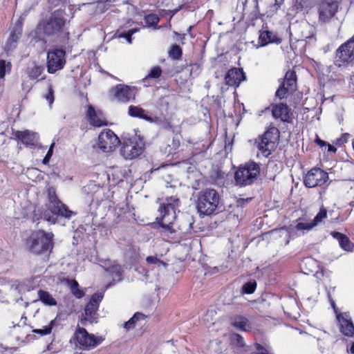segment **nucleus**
Returning <instances> with one entry per match:
<instances>
[{
  "instance_id": "1",
  "label": "nucleus",
  "mask_w": 354,
  "mask_h": 354,
  "mask_svg": "<svg viewBox=\"0 0 354 354\" xmlns=\"http://www.w3.org/2000/svg\"><path fill=\"white\" fill-rule=\"evenodd\" d=\"M47 192L48 202L42 205H37L34 207L32 214L33 222L43 219L55 224L59 222V217L70 219L76 214L59 199L54 187H48Z\"/></svg>"
},
{
  "instance_id": "2",
  "label": "nucleus",
  "mask_w": 354,
  "mask_h": 354,
  "mask_svg": "<svg viewBox=\"0 0 354 354\" xmlns=\"http://www.w3.org/2000/svg\"><path fill=\"white\" fill-rule=\"evenodd\" d=\"M66 19L62 11H54L46 20L38 24V28L47 37H55L60 43L66 44L70 39V32L66 26Z\"/></svg>"
},
{
  "instance_id": "3",
  "label": "nucleus",
  "mask_w": 354,
  "mask_h": 354,
  "mask_svg": "<svg viewBox=\"0 0 354 354\" xmlns=\"http://www.w3.org/2000/svg\"><path fill=\"white\" fill-rule=\"evenodd\" d=\"M220 195L214 189H205L198 194L196 208L200 216H210L223 210Z\"/></svg>"
},
{
  "instance_id": "4",
  "label": "nucleus",
  "mask_w": 354,
  "mask_h": 354,
  "mask_svg": "<svg viewBox=\"0 0 354 354\" xmlns=\"http://www.w3.org/2000/svg\"><path fill=\"white\" fill-rule=\"evenodd\" d=\"M54 234L44 230L34 232L27 241L28 250L36 255L49 257L54 247Z\"/></svg>"
},
{
  "instance_id": "5",
  "label": "nucleus",
  "mask_w": 354,
  "mask_h": 354,
  "mask_svg": "<svg viewBox=\"0 0 354 354\" xmlns=\"http://www.w3.org/2000/svg\"><path fill=\"white\" fill-rule=\"evenodd\" d=\"M334 64L339 68H348L354 66V35L341 44L335 53Z\"/></svg>"
},
{
  "instance_id": "6",
  "label": "nucleus",
  "mask_w": 354,
  "mask_h": 354,
  "mask_svg": "<svg viewBox=\"0 0 354 354\" xmlns=\"http://www.w3.org/2000/svg\"><path fill=\"white\" fill-rule=\"evenodd\" d=\"M104 339L102 337L88 333L84 328L78 326L70 342L82 349L90 351L102 344Z\"/></svg>"
},
{
  "instance_id": "7",
  "label": "nucleus",
  "mask_w": 354,
  "mask_h": 354,
  "mask_svg": "<svg viewBox=\"0 0 354 354\" xmlns=\"http://www.w3.org/2000/svg\"><path fill=\"white\" fill-rule=\"evenodd\" d=\"M279 131L275 127H270L260 136L258 138L257 143L258 149L265 157H268L272 151L276 148V144L279 138Z\"/></svg>"
},
{
  "instance_id": "8",
  "label": "nucleus",
  "mask_w": 354,
  "mask_h": 354,
  "mask_svg": "<svg viewBox=\"0 0 354 354\" xmlns=\"http://www.w3.org/2000/svg\"><path fill=\"white\" fill-rule=\"evenodd\" d=\"M66 50L63 48H53L47 53L46 67L48 73L53 74L62 70L66 63Z\"/></svg>"
},
{
  "instance_id": "9",
  "label": "nucleus",
  "mask_w": 354,
  "mask_h": 354,
  "mask_svg": "<svg viewBox=\"0 0 354 354\" xmlns=\"http://www.w3.org/2000/svg\"><path fill=\"white\" fill-rule=\"evenodd\" d=\"M121 144L118 136L110 129H104L97 138V147L104 153L113 152Z\"/></svg>"
},
{
  "instance_id": "10",
  "label": "nucleus",
  "mask_w": 354,
  "mask_h": 354,
  "mask_svg": "<svg viewBox=\"0 0 354 354\" xmlns=\"http://www.w3.org/2000/svg\"><path fill=\"white\" fill-rule=\"evenodd\" d=\"M120 145V154L128 160L140 156L145 150V143L142 140H138L136 138L124 139Z\"/></svg>"
},
{
  "instance_id": "11",
  "label": "nucleus",
  "mask_w": 354,
  "mask_h": 354,
  "mask_svg": "<svg viewBox=\"0 0 354 354\" xmlns=\"http://www.w3.org/2000/svg\"><path fill=\"white\" fill-rule=\"evenodd\" d=\"M280 84L275 96L280 100L286 98L288 94L292 93L297 88V75L294 70H288L283 79L279 80Z\"/></svg>"
},
{
  "instance_id": "12",
  "label": "nucleus",
  "mask_w": 354,
  "mask_h": 354,
  "mask_svg": "<svg viewBox=\"0 0 354 354\" xmlns=\"http://www.w3.org/2000/svg\"><path fill=\"white\" fill-rule=\"evenodd\" d=\"M104 297L103 292H95L91 297L89 301L84 308V319L81 321L82 324H85L84 322L87 321L90 323H97L95 315L99 308L100 303Z\"/></svg>"
},
{
  "instance_id": "13",
  "label": "nucleus",
  "mask_w": 354,
  "mask_h": 354,
  "mask_svg": "<svg viewBox=\"0 0 354 354\" xmlns=\"http://www.w3.org/2000/svg\"><path fill=\"white\" fill-rule=\"evenodd\" d=\"M111 95L118 102L127 103L134 100L136 93L133 89L125 84H119L112 87L110 90Z\"/></svg>"
},
{
  "instance_id": "14",
  "label": "nucleus",
  "mask_w": 354,
  "mask_h": 354,
  "mask_svg": "<svg viewBox=\"0 0 354 354\" xmlns=\"http://www.w3.org/2000/svg\"><path fill=\"white\" fill-rule=\"evenodd\" d=\"M270 108L271 109L272 115L275 120H279L283 123H292L293 113L286 104H272Z\"/></svg>"
},
{
  "instance_id": "15",
  "label": "nucleus",
  "mask_w": 354,
  "mask_h": 354,
  "mask_svg": "<svg viewBox=\"0 0 354 354\" xmlns=\"http://www.w3.org/2000/svg\"><path fill=\"white\" fill-rule=\"evenodd\" d=\"M338 3L336 1L324 0L318 8L319 20L322 23L328 22L337 12Z\"/></svg>"
},
{
  "instance_id": "16",
  "label": "nucleus",
  "mask_w": 354,
  "mask_h": 354,
  "mask_svg": "<svg viewBox=\"0 0 354 354\" xmlns=\"http://www.w3.org/2000/svg\"><path fill=\"white\" fill-rule=\"evenodd\" d=\"M260 174L261 165L254 160H249L237 167L234 177H258Z\"/></svg>"
},
{
  "instance_id": "17",
  "label": "nucleus",
  "mask_w": 354,
  "mask_h": 354,
  "mask_svg": "<svg viewBox=\"0 0 354 354\" xmlns=\"http://www.w3.org/2000/svg\"><path fill=\"white\" fill-rule=\"evenodd\" d=\"M86 115L89 124L94 127L108 125V122L104 113L101 111H95L91 104L87 106Z\"/></svg>"
},
{
  "instance_id": "18",
  "label": "nucleus",
  "mask_w": 354,
  "mask_h": 354,
  "mask_svg": "<svg viewBox=\"0 0 354 354\" xmlns=\"http://www.w3.org/2000/svg\"><path fill=\"white\" fill-rule=\"evenodd\" d=\"M245 78L246 77L243 68L234 67L227 72L225 76V82L226 85L230 86L238 87Z\"/></svg>"
},
{
  "instance_id": "19",
  "label": "nucleus",
  "mask_w": 354,
  "mask_h": 354,
  "mask_svg": "<svg viewBox=\"0 0 354 354\" xmlns=\"http://www.w3.org/2000/svg\"><path fill=\"white\" fill-rule=\"evenodd\" d=\"M313 227L315 226L312 222L310 223L299 222L295 225L290 224L288 226H283L280 230H285L286 232V236H288L289 239H295L301 235L298 234L297 232L302 231V234H304V231H309Z\"/></svg>"
},
{
  "instance_id": "20",
  "label": "nucleus",
  "mask_w": 354,
  "mask_h": 354,
  "mask_svg": "<svg viewBox=\"0 0 354 354\" xmlns=\"http://www.w3.org/2000/svg\"><path fill=\"white\" fill-rule=\"evenodd\" d=\"M337 320L340 326V332L345 336L351 337L354 334V325L348 313L337 314Z\"/></svg>"
},
{
  "instance_id": "21",
  "label": "nucleus",
  "mask_w": 354,
  "mask_h": 354,
  "mask_svg": "<svg viewBox=\"0 0 354 354\" xmlns=\"http://www.w3.org/2000/svg\"><path fill=\"white\" fill-rule=\"evenodd\" d=\"M176 219V215L169 216H161L160 218H157L158 223L160 227L162 229V232L167 234H174L176 233L177 230L175 228L174 221Z\"/></svg>"
},
{
  "instance_id": "22",
  "label": "nucleus",
  "mask_w": 354,
  "mask_h": 354,
  "mask_svg": "<svg viewBox=\"0 0 354 354\" xmlns=\"http://www.w3.org/2000/svg\"><path fill=\"white\" fill-rule=\"evenodd\" d=\"M232 326L236 329L244 332H249L253 328L252 322L243 315L234 316L232 319Z\"/></svg>"
},
{
  "instance_id": "23",
  "label": "nucleus",
  "mask_w": 354,
  "mask_h": 354,
  "mask_svg": "<svg viewBox=\"0 0 354 354\" xmlns=\"http://www.w3.org/2000/svg\"><path fill=\"white\" fill-rule=\"evenodd\" d=\"M128 114L132 118H138L145 120L149 122H156V120L151 116V114L139 106L131 105L128 109Z\"/></svg>"
},
{
  "instance_id": "24",
  "label": "nucleus",
  "mask_w": 354,
  "mask_h": 354,
  "mask_svg": "<svg viewBox=\"0 0 354 354\" xmlns=\"http://www.w3.org/2000/svg\"><path fill=\"white\" fill-rule=\"evenodd\" d=\"M147 317L143 313L136 312L132 317L124 323V328L127 330H129L135 328L136 327H142L146 324Z\"/></svg>"
},
{
  "instance_id": "25",
  "label": "nucleus",
  "mask_w": 354,
  "mask_h": 354,
  "mask_svg": "<svg viewBox=\"0 0 354 354\" xmlns=\"http://www.w3.org/2000/svg\"><path fill=\"white\" fill-rule=\"evenodd\" d=\"M14 136L15 139L21 141L26 146H33L35 145V133L29 130L17 131L14 133Z\"/></svg>"
},
{
  "instance_id": "26",
  "label": "nucleus",
  "mask_w": 354,
  "mask_h": 354,
  "mask_svg": "<svg viewBox=\"0 0 354 354\" xmlns=\"http://www.w3.org/2000/svg\"><path fill=\"white\" fill-rule=\"evenodd\" d=\"M330 235L338 241L339 246L344 250L347 252L353 250L354 245L346 235L336 231L331 232Z\"/></svg>"
},
{
  "instance_id": "27",
  "label": "nucleus",
  "mask_w": 354,
  "mask_h": 354,
  "mask_svg": "<svg viewBox=\"0 0 354 354\" xmlns=\"http://www.w3.org/2000/svg\"><path fill=\"white\" fill-rule=\"evenodd\" d=\"M279 39L274 33L269 30H263L260 32L259 37V43L261 46H265L270 43L279 44Z\"/></svg>"
},
{
  "instance_id": "28",
  "label": "nucleus",
  "mask_w": 354,
  "mask_h": 354,
  "mask_svg": "<svg viewBox=\"0 0 354 354\" xmlns=\"http://www.w3.org/2000/svg\"><path fill=\"white\" fill-rule=\"evenodd\" d=\"M167 201V202L166 203L161 204L158 209V211L160 213V216L171 215V212L172 215H176V209L178 206V203H179V199L173 198L172 197L170 198V201H173L174 203H176V205L171 203L168 199Z\"/></svg>"
},
{
  "instance_id": "29",
  "label": "nucleus",
  "mask_w": 354,
  "mask_h": 354,
  "mask_svg": "<svg viewBox=\"0 0 354 354\" xmlns=\"http://www.w3.org/2000/svg\"><path fill=\"white\" fill-rule=\"evenodd\" d=\"M194 222L193 216L185 215L178 227V231L182 234L189 233L193 228Z\"/></svg>"
},
{
  "instance_id": "30",
  "label": "nucleus",
  "mask_w": 354,
  "mask_h": 354,
  "mask_svg": "<svg viewBox=\"0 0 354 354\" xmlns=\"http://www.w3.org/2000/svg\"><path fill=\"white\" fill-rule=\"evenodd\" d=\"M83 192L92 196V203L94 201V196L95 194H97L99 192H103L102 187L100 186L99 183H97V182L93 180H89L88 183L84 186Z\"/></svg>"
},
{
  "instance_id": "31",
  "label": "nucleus",
  "mask_w": 354,
  "mask_h": 354,
  "mask_svg": "<svg viewBox=\"0 0 354 354\" xmlns=\"http://www.w3.org/2000/svg\"><path fill=\"white\" fill-rule=\"evenodd\" d=\"M39 300L41 301L44 305L53 306L57 305V301L52 295L47 291L44 290H39L38 291Z\"/></svg>"
},
{
  "instance_id": "32",
  "label": "nucleus",
  "mask_w": 354,
  "mask_h": 354,
  "mask_svg": "<svg viewBox=\"0 0 354 354\" xmlns=\"http://www.w3.org/2000/svg\"><path fill=\"white\" fill-rule=\"evenodd\" d=\"M68 285L70 287L71 293L77 298H82L85 293L83 290L80 288L78 282L75 279L68 280Z\"/></svg>"
},
{
  "instance_id": "33",
  "label": "nucleus",
  "mask_w": 354,
  "mask_h": 354,
  "mask_svg": "<svg viewBox=\"0 0 354 354\" xmlns=\"http://www.w3.org/2000/svg\"><path fill=\"white\" fill-rule=\"evenodd\" d=\"M21 28H15L11 31L7 43L9 48H15L16 44L21 35Z\"/></svg>"
},
{
  "instance_id": "34",
  "label": "nucleus",
  "mask_w": 354,
  "mask_h": 354,
  "mask_svg": "<svg viewBox=\"0 0 354 354\" xmlns=\"http://www.w3.org/2000/svg\"><path fill=\"white\" fill-rule=\"evenodd\" d=\"M257 287V281L254 279H250L245 283L241 290L242 295H250L254 292Z\"/></svg>"
},
{
  "instance_id": "35",
  "label": "nucleus",
  "mask_w": 354,
  "mask_h": 354,
  "mask_svg": "<svg viewBox=\"0 0 354 354\" xmlns=\"http://www.w3.org/2000/svg\"><path fill=\"white\" fill-rule=\"evenodd\" d=\"M180 145V141L178 137H173L171 144H168L165 147L164 153L168 155L176 153Z\"/></svg>"
},
{
  "instance_id": "36",
  "label": "nucleus",
  "mask_w": 354,
  "mask_h": 354,
  "mask_svg": "<svg viewBox=\"0 0 354 354\" xmlns=\"http://www.w3.org/2000/svg\"><path fill=\"white\" fill-rule=\"evenodd\" d=\"M107 271L111 274L114 281H120L122 280L123 270L121 266L113 265L108 268Z\"/></svg>"
},
{
  "instance_id": "37",
  "label": "nucleus",
  "mask_w": 354,
  "mask_h": 354,
  "mask_svg": "<svg viewBox=\"0 0 354 354\" xmlns=\"http://www.w3.org/2000/svg\"><path fill=\"white\" fill-rule=\"evenodd\" d=\"M169 56L174 60H179L183 57V49L177 44L172 45L169 50Z\"/></svg>"
},
{
  "instance_id": "38",
  "label": "nucleus",
  "mask_w": 354,
  "mask_h": 354,
  "mask_svg": "<svg viewBox=\"0 0 354 354\" xmlns=\"http://www.w3.org/2000/svg\"><path fill=\"white\" fill-rule=\"evenodd\" d=\"M145 21L146 26L153 27L157 28V26L160 21V18L156 14L151 13L145 16Z\"/></svg>"
},
{
  "instance_id": "39",
  "label": "nucleus",
  "mask_w": 354,
  "mask_h": 354,
  "mask_svg": "<svg viewBox=\"0 0 354 354\" xmlns=\"http://www.w3.org/2000/svg\"><path fill=\"white\" fill-rule=\"evenodd\" d=\"M55 319H53L50 322L48 325L44 326L42 328L34 329L32 331L33 333L38 334L40 336L47 335L51 333L52 329L55 326Z\"/></svg>"
},
{
  "instance_id": "40",
  "label": "nucleus",
  "mask_w": 354,
  "mask_h": 354,
  "mask_svg": "<svg viewBox=\"0 0 354 354\" xmlns=\"http://www.w3.org/2000/svg\"><path fill=\"white\" fill-rule=\"evenodd\" d=\"M342 68H339L336 71H334L333 69H330L328 74V77L329 80L333 81V82H343L344 80V76L340 71H342Z\"/></svg>"
},
{
  "instance_id": "41",
  "label": "nucleus",
  "mask_w": 354,
  "mask_h": 354,
  "mask_svg": "<svg viewBox=\"0 0 354 354\" xmlns=\"http://www.w3.org/2000/svg\"><path fill=\"white\" fill-rule=\"evenodd\" d=\"M44 72V67L41 66H34L28 73V76L31 80L39 79Z\"/></svg>"
},
{
  "instance_id": "42",
  "label": "nucleus",
  "mask_w": 354,
  "mask_h": 354,
  "mask_svg": "<svg viewBox=\"0 0 354 354\" xmlns=\"http://www.w3.org/2000/svg\"><path fill=\"white\" fill-rule=\"evenodd\" d=\"M315 176H319V177L322 178L328 177V174L326 171L317 167H315L309 170L306 177H313Z\"/></svg>"
},
{
  "instance_id": "43",
  "label": "nucleus",
  "mask_w": 354,
  "mask_h": 354,
  "mask_svg": "<svg viewBox=\"0 0 354 354\" xmlns=\"http://www.w3.org/2000/svg\"><path fill=\"white\" fill-rule=\"evenodd\" d=\"M162 69L160 68V66H153L149 74L145 77V80L147 79H158L159 78L161 75H162Z\"/></svg>"
},
{
  "instance_id": "44",
  "label": "nucleus",
  "mask_w": 354,
  "mask_h": 354,
  "mask_svg": "<svg viewBox=\"0 0 354 354\" xmlns=\"http://www.w3.org/2000/svg\"><path fill=\"white\" fill-rule=\"evenodd\" d=\"M202 59L195 63H191L189 64V66L191 67L190 75H192V74H194L196 75H198L202 71Z\"/></svg>"
},
{
  "instance_id": "45",
  "label": "nucleus",
  "mask_w": 354,
  "mask_h": 354,
  "mask_svg": "<svg viewBox=\"0 0 354 354\" xmlns=\"http://www.w3.org/2000/svg\"><path fill=\"white\" fill-rule=\"evenodd\" d=\"M254 178H234V183L239 187L250 185L253 183Z\"/></svg>"
},
{
  "instance_id": "46",
  "label": "nucleus",
  "mask_w": 354,
  "mask_h": 354,
  "mask_svg": "<svg viewBox=\"0 0 354 354\" xmlns=\"http://www.w3.org/2000/svg\"><path fill=\"white\" fill-rule=\"evenodd\" d=\"M12 67V64L10 62H8L6 64L4 59H0V79L4 78L6 75V68H8V71H10Z\"/></svg>"
},
{
  "instance_id": "47",
  "label": "nucleus",
  "mask_w": 354,
  "mask_h": 354,
  "mask_svg": "<svg viewBox=\"0 0 354 354\" xmlns=\"http://www.w3.org/2000/svg\"><path fill=\"white\" fill-rule=\"evenodd\" d=\"M327 211L324 207H322L318 212V214L315 216L312 223L314 226L317 225L319 222L322 221L323 218L326 217Z\"/></svg>"
},
{
  "instance_id": "48",
  "label": "nucleus",
  "mask_w": 354,
  "mask_h": 354,
  "mask_svg": "<svg viewBox=\"0 0 354 354\" xmlns=\"http://www.w3.org/2000/svg\"><path fill=\"white\" fill-rule=\"evenodd\" d=\"M139 31V28H132L119 35V37L124 38L131 44L132 42V35Z\"/></svg>"
},
{
  "instance_id": "49",
  "label": "nucleus",
  "mask_w": 354,
  "mask_h": 354,
  "mask_svg": "<svg viewBox=\"0 0 354 354\" xmlns=\"http://www.w3.org/2000/svg\"><path fill=\"white\" fill-rule=\"evenodd\" d=\"M350 138V134L348 133H342L341 136L334 141V144L338 147L342 146L346 143Z\"/></svg>"
},
{
  "instance_id": "50",
  "label": "nucleus",
  "mask_w": 354,
  "mask_h": 354,
  "mask_svg": "<svg viewBox=\"0 0 354 354\" xmlns=\"http://www.w3.org/2000/svg\"><path fill=\"white\" fill-rule=\"evenodd\" d=\"M154 120H156L157 121L156 122H158L160 124H161L162 126V128H164L165 129L171 130L174 127L171 121L169 119L165 118L162 120H160L158 119L157 117H156Z\"/></svg>"
},
{
  "instance_id": "51",
  "label": "nucleus",
  "mask_w": 354,
  "mask_h": 354,
  "mask_svg": "<svg viewBox=\"0 0 354 354\" xmlns=\"http://www.w3.org/2000/svg\"><path fill=\"white\" fill-rule=\"evenodd\" d=\"M45 99L48 102L49 105L51 106L54 102V91L51 85L48 87V93L44 96Z\"/></svg>"
},
{
  "instance_id": "52",
  "label": "nucleus",
  "mask_w": 354,
  "mask_h": 354,
  "mask_svg": "<svg viewBox=\"0 0 354 354\" xmlns=\"http://www.w3.org/2000/svg\"><path fill=\"white\" fill-rule=\"evenodd\" d=\"M252 198H253L252 197H248V198H239L236 201V206L243 207L247 204H248L252 200Z\"/></svg>"
},
{
  "instance_id": "53",
  "label": "nucleus",
  "mask_w": 354,
  "mask_h": 354,
  "mask_svg": "<svg viewBox=\"0 0 354 354\" xmlns=\"http://www.w3.org/2000/svg\"><path fill=\"white\" fill-rule=\"evenodd\" d=\"M306 6V1L305 0H296L294 7L297 12H301Z\"/></svg>"
},
{
  "instance_id": "54",
  "label": "nucleus",
  "mask_w": 354,
  "mask_h": 354,
  "mask_svg": "<svg viewBox=\"0 0 354 354\" xmlns=\"http://www.w3.org/2000/svg\"><path fill=\"white\" fill-rule=\"evenodd\" d=\"M303 183L306 187H315L317 186L316 178H302Z\"/></svg>"
},
{
  "instance_id": "55",
  "label": "nucleus",
  "mask_w": 354,
  "mask_h": 354,
  "mask_svg": "<svg viewBox=\"0 0 354 354\" xmlns=\"http://www.w3.org/2000/svg\"><path fill=\"white\" fill-rule=\"evenodd\" d=\"M146 261L149 264H157L158 263L163 264L165 266H166L167 264L158 259L156 257L154 256H149L146 259Z\"/></svg>"
},
{
  "instance_id": "56",
  "label": "nucleus",
  "mask_w": 354,
  "mask_h": 354,
  "mask_svg": "<svg viewBox=\"0 0 354 354\" xmlns=\"http://www.w3.org/2000/svg\"><path fill=\"white\" fill-rule=\"evenodd\" d=\"M257 352L251 354H272L270 351L259 344H256Z\"/></svg>"
},
{
  "instance_id": "57",
  "label": "nucleus",
  "mask_w": 354,
  "mask_h": 354,
  "mask_svg": "<svg viewBox=\"0 0 354 354\" xmlns=\"http://www.w3.org/2000/svg\"><path fill=\"white\" fill-rule=\"evenodd\" d=\"M233 340L241 347L245 346L243 337L239 334H234Z\"/></svg>"
},
{
  "instance_id": "58",
  "label": "nucleus",
  "mask_w": 354,
  "mask_h": 354,
  "mask_svg": "<svg viewBox=\"0 0 354 354\" xmlns=\"http://www.w3.org/2000/svg\"><path fill=\"white\" fill-rule=\"evenodd\" d=\"M303 264L311 266H317V261L313 258H306L304 260Z\"/></svg>"
},
{
  "instance_id": "59",
  "label": "nucleus",
  "mask_w": 354,
  "mask_h": 354,
  "mask_svg": "<svg viewBox=\"0 0 354 354\" xmlns=\"http://www.w3.org/2000/svg\"><path fill=\"white\" fill-rule=\"evenodd\" d=\"M53 145L54 144H53L51 145V147H50V149H48L46 156L44 157V160H43V162L44 164L47 163L48 161H49V159L51 158L52 155H53Z\"/></svg>"
},
{
  "instance_id": "60",
  "label": "nucleus",
  "mask_w": 354,
  "mask_h": 354,
  "mask_svg": "<svg viewBox=\"0 0 354 354\" xmlns=\"http://www.w3.org/2000/svg\"><path fill=\"white\" fill-rule=\"evenodd\" d=\"M315 142L317 145H318L320 147L326 146V142L321 140L318 136H316Z\"/></svg>"
},
{
  "instance_id": "61",
  "label": "nucleus",
  "mask_w": 354,
  "mask_h": 354,
  "mask_svg": "<svg viewBox=\"0 0 354 354\" xmlns=\"http://www.w3.org/2000/svg\"><path fill=\"white\" fill-rule=\"evenodd\" d=\"M329 178H316L317 186H322L325 184Z\"/></svg>"
},
{
  "instance_id": "62",
  "label": "nucleus",
  "mask_w": 354,
  "mask_h": 354,
  "mask_svg": "<svg viewBox=\"0 0 354 354\" xmlns=\"http://www.w3.org/2000/svg\"><path fill=\"white\" fill-rule=\"evenodd\" d=\"M326 145L328 147V152L335 153L337 151L336 147H335L333 145H331L327 144V143H326Z\"/></svg>"
},
{
  "instance_id": "63",
  "label": "nucleus",
  "mask_w": 354,
  "mask_h": 354,
  "mask_svg": "<svg viewBox=\"0 0 354 354\" xmlns=\"http://www.w3.org/2000/svg\"><path fill=\"white\" fill-rule=\"evenodd\" d=\"M174 34L180 37L182 44H184L183 40L185 39V34H179L177 32H174Z\"/></svg>"
},
{
  "instance_id": "64",
  "label": "nucleus",
  "mask_w": 354,
  "mask_h": 354,
  "mask_svg": "<svg viewBox=\"0 0 354 354\" xmlns=\"http://www.w3.org/2000/svg\"><path fill=\"white\" fill-rule=\"evenodd\" d=\"M350 351L351 353L354 354V342L351 344Z\"/></svg>"
}]
</instances>
